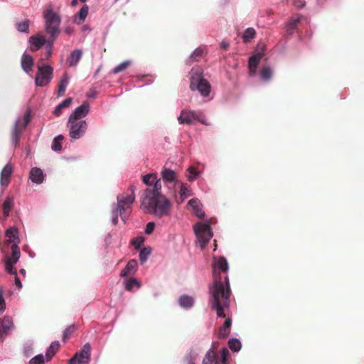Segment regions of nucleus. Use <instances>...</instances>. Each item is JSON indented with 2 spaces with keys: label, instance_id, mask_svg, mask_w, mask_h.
Masks as SVG:
<instances>
[{
  "label": "nucleus",
  "instance_id": "a878e982",
  "mask_svg": "<svg viewBox=\"0 0 364 364\" xmlns=\"http://www.w3.org/2000/svg\"><path fill=\"white\" fill-rule=\"evenodd\" d=\"M162 178L167 182L173 183L176 181V173L174 171L164 168L161 171Z\"/></svg>",
  "mask_w": 364,
  "mask_h": 364
},
{
  "label": "nucleus",
  "instance_id": "774afa93",
  "mask_svg": "<svg viewBox=\"0 0 364 364\" xmlns=\"http://www.w3.org/2000/svg\"><path fill=\"white\" fill-rule=\"evenodd\" d=\"M20 273H21V274H22L23 275H25V274H26V270H25V269H21L20 270Z\"/></svg>",
  "mask_w": 364,
  "mask_h": 364
},
{
  "label": "nucleus",
  "instance_id": "e433bc0d",
  "mask_svg": "<svg viewBox=\"0 0 364 364\" xmlns=\"http://www.w3.org/2000/svg\"><path fill=\"white\" fill-rule=\"evenodd\" d=\"M64 137L63 135H58L53 139L52 149L54 151H60L62 149L61 141Z\"/></svg>",
  "mask_w": 364,
  "mask_h": 364
},
{
  "label": "nucleus",
  "instance_id": "7c9ffc66",
  "mask_svg": "<svg viewBox=\"0 0 364 364\" xmlns=\"http://www.w3.org/2000/svg\"><path fill=\"white\" fill-rule=\"evenodd\" d=\"M154 187L152 189L146 188L145 191H149L151 193H154V197H158L159 196H164L161 193V183L160 179H156L154 181Z\"/></svg>",
  "mask_w": 364,
  "mask_h": 364
},
{
  "label": "nucleus",
  "instance_id": "bb28decb",
  "mask_svg": "<svg viewBox=\"0 0 364 364\" xmlns=\"http://www.w3.org/2000/svg\"><path fill=\"white\" fill-rule=\"evenodd\" d=\"M69 83V77L66 73H65L61 77L59 85L58 95V96H63L66 90V87Z\"/></svg>",
  "mask_w": 364,
  "mask_h": 364
},
{
  "label": "nucleus",
  "instance_id": "2f4dec72",
  "mask_svg": "<svg viewBox=\"0 0 364 364\" xmlns=\"http://www.w3.org/2000/svg\"><path fill=\"white\" fill-rule=\"evenodd\" d=\"M256 32L253 28H248L245 31V33L242 36V39L244 42H249L252 39H253L255 36Z\"/></svg>",
  "mask_w": 364,
  "mask_h": 364
},
{
  "label": "nucleus",
  "instance_id": "9d476101",
  "mask_svg": "<svg viewBox=\"0 0 364 364\" xmlns=\"http://www.w3.org/2000/svg\"><path fill=\"white\" fill-rule=\"evenodd\" d=\"M178 121L180 124H193L196 122H200L203 124H206L201 116L200 112H194L188 109H183L181 112Z\"/></svg>",
  "mask_w": 364,
  "mask_h": 364
},
{
  "label": "nucleus",
  "instance_id": "5701e85b",
  "mask_svg": "<svg viewBox=\"0 0 364 364\" xmlns=\"http://www.w3.org/2000/svg\"><path fill=\"white\" fill-rule=\"evenodd\" d=\"M30 178L35 183H41L44 179L43 171L37 167L32 168L30 171Z\"/></svg>",
  "mask_w": 364,
  "mask_h": 364
},
{
  "label": "nucleus",
  "instance_id": "1a4fd4ad",
  "mask_svg": "<svg viewBox=\"0 0 364 364\" xmlns=\"http://www.w3.org/2000/svg\"><path fill=\"white\" fill-rule=\"evenodd\" d=\"M68 127L70 136L73 139H78L85 133L87 124L85 120H75L69 118Z\"/></svg>",
  "mask_w": 364,
  "mask_h": 364
},
{
  "label": "nucleus",
  "instance_id": "f8f14e48",
  "mask_svg": "<svg viewBox=\"0 0 364 364\" xmlns=\"http://www.w3.org/2000/svg\"><path fill=\"white\" fill-rule=\"evenodd\" d=\"M30 119H31V114H30V112H28L24 114L23 124L22 125L21 124L20 121H18L15 124L14 127L12 130L11 136H12V140L16 146L19 142L21 133L22 132V131L23 129H25L26 128L27 125L30 122Z\"/></svg>",
  "mask_w": 364,
  "mask_h": 364
},
{
  "label": "nucleus",
  "instance_id": "6e6552de",
  "mask_svg": "<svg viewBox=\"0 0 364 364\" xmlns=\"http://www.w3.org/2000/svg\"><path fill=\"white\" fill-rule=\"evenodd\" d=\"M193 229L201 249L205 248L213 237L210 224L198 222L194 225Z\"/></svg>",
  "mask_w": 364,
  "mask_h": 364
},
{
  "label": "nucleus",
  "instance_id": "c03bdc74",
  "mask_svg": "<svg viewBox=\"0 0 364 364\" xmlns=\"http://www.w3.org/2000/svg\"><path fill=\"white\" fill-rule=\"evenodd\" d=\"M230 330L223 327V326L219 328L218 331V338H226L230 334Z\"/></svg>",
  "mask_w": 364,
  "mask_h": 364
},
{
  "label": "nucleus",
  "instance_id": "b1692460",
  "mask_svg": "<svg viewBox=\"0 0 364 364\" xmlns=\"http://www.w3.org/2000/svg\"><path fill=\"white\" fill-rule=\"evenodd\" d=\"M14 198L11 196H7L2 204L4 220H6L8 218L11 209L14 208Z\"/></svg>",
  "mask_w": 364,
  "mask_h": 364
},
{
  "label": "nucleus",
  "instance_id": "37998d69",
  "mask_svg": "<svg viewBox=\"0 0 364 364\" xmlns=\"http://www.w3.org/2000/svg\"><path fill=\"white\" fill-rule=\"evenodd\" d=\"M203 53V50L201 48H197L191 54V58L193 61H198Z\"/></svg>",
  "mask_w": 364,
  "mask_h": 364
},
{
  "label": "nucleus",
  "instance_id": "79ce46f5",
  "mask_svg": "<svg viewBox=\"0 0 364 364\" xmlns=\"http://www.w3.org/2000/svg\"><path fill=\"white\" fill-rule=\"evenodd\" d=\"M156 178V174H146L143 176V182L148 186H151L154 183Z\"/></svg>",
  "mask_w": 364,
  "mask_h": 364
},
{
  "label": "nucleus",
  "instance_id": "f3484780",
  "mask_svg": "<svg viewBox=\"0 0 364 364\" xmlns=\"http://www.w3.org/2000/svg\"><path fill=\"white\" fill-rule=\"evenodd\" d=\"M264 55L265 54L263 52H259L250 58L248 64L250 75H254L255 73L256 69Z\"/></svg>",
  "mask_w": 364,
  "mask_h": 364
},
{
  "label": "nucleus",
  "instance_id": "20e7f679",
  "mask_svg": "<svg viewBox=\"0 0 364 364\" xmlns=\"http://www.w3.org/2000/svg\"><path fill=\"white\" fill-rule=\"evenodd\" d=\"M43 17L46 20V32L49 35L48 39H50V43L53 44L60 32V17L58 14L54 12L52 9L46 10L43 13Z\"/></svg>",
  "mask_w": 364,
  "mask_h": 364
},
{
  "label": "nucleus",
  "instance_id": "9b49d317",
  "mask_svg": "<svg viewBox=\"0 0 364 364\" xmlns=\"http://www.w3.org/2000/svg\"><path fill=\"white\" fill-rule=\"evenodd\" d=\"M90 345L85 344L81 350L69 360L68 364H88L90 361Z\"/></svg>",
  "mask_w": 364,
  "mask_h": 364
},
{
  "label": "nucleus",
  "instance_id": "7ed1b4c3",
  "mask_svg": "<svg viewBox=\"0 0 364 364\" xmlns=\"http://www.w3.org/2000/svg\"><path fill=\"white\" fill-rule=\"evenodd\" d=\"M5 235L7 237L5 245H11V255L6 259L5 268L8 273L15 274L16 268L14 267V264L18 261L21 256L20 249L18 245L19 243L18 229L16 227H11L6 230Z\"/></svg>",
  "mask_w": 364,
  "mask_h": 364
},
{
  "label": "nucleus",
  "instance_id": "423d86ee",
  "mask_svg": "<svg viewBox=\"0 0 364 364\" xmlns=\"http://www.w3.org/2000/svg\"><path fill=\"white\" fill-rule=\"evenodd\" d=\"M190 89L193 91L198 90L203 97L209 95L211 85L210 82L203 78L201 72H192L190 77Z\"/></svg>",
  "mask_w": 364,
  "mask_h": 364
},
{
  "label": "nucleus",
  "instance_id": "e2e57ef3",
  "mask_svg": "<svg viewBox=\"0 0 364 364\" xmlns=\"http://www.w3.org/2000/svg\"><path fill=\"white\" fill-rule=\"evenodd\" d=\"M229 43L225 41H223L221 43H220V48L223 49V50H228V48H229Z\"/></svg>",
  "mask_w": 364,
  "mask_h": 364
},
{
  "label": "nucleus",
  "instance_id": "6e6d98bb",
  "mask_svg": "<svg viewBox=\"0 0 364 364\" xmlns=\"http://www.w3.org/2000/svg\"><path fill=\"white\" fill-rule=\"evenodd\" d=\"M292 1L294 5L299 9L305 6V1L304 0H292Z\"/></svg>",
  "mask_w": 364,
  "mask_h": 364
},
{
  "label": "nucleus",
  "instance_id": "dca6fc26",
  "mask_svg": "<svg viewBox=\"0 0 364 364\" xmlns=\"http://www.w3.org/2000/svg\"><path fill=\"white\" fill-rule=\"evenodd\" d=\"M14 326L11 318L6 316L0 318V340L8 334L9 331Z\"/></svg>",
  "mask_w": 364,
  "mask_h": 364
},
{
  "label": "nucleus",
  "instance_id": "2eb2a0df",
  "mask_svg": "<svg viewBox=\"0 0 364 364\" xmlns=\"http://www.w3.org/2000/svg\"><path fill=\"white\" fill-rule=\"evenodd\" d=\"M12 172L13 167L10 164H7L3 168L0 176V184L1 186H7L9 185Z\"/></svg>",
  "mask_w": 364,
  "mask_h": 364
},
{
  "label": "nucleus",
  "instance_id": "09e8293b",
  "mask_svg": "<svg viewBox=\"0 0 364 364\" xmlns=\"http://www.w3.org/2000/svg\"><path fill=\"white\" fill-rule=\"evenodd\" d=\"M188 171L190 173V175L188 176L189 181H193L196 178L198 173L196 172V169L193 167H190L188 168Z\"/></svg>",
  "mask_w": 364,
  "mask_h": 364
},
{
  "label": "nucleus",
  "instance_id": "de8ad7c7",
  "mask_svg": "<svg viewBox=\"0 0 364 364\" xmlns=\"http://www.w3.org/2000/svg\"><path fill=\"white\" fill-rule=\"evenodd\" d=\"M74 330H75L74 326L68 327L63 331V340L65 341L66 339H68L69 338V336L73 333Z\"/></svg>",
  "mask_w": 364,
  "mask_h": 364
},
{
  "label": "nucleus",
  "instance_id": "13d9d810",
  "mask_svg": "<svg viewBox=\"0 0 364 364\" xmlns=\"http://www.w3.org/2000/svg\"><path fill=\"white\" fill-rule=\"evenodd\" d=\"M231 325H232V319L228 317L225 319L223 326L230 330Z\"/></svg>",
  "mask_w": 364,
  "mask_h": 364
},
{
  "label": "nucleus",
  "instance_id": "3c124183",
  "mask_svg": "<svg viewBox=\"0 0 364 364\" xmlns=\"http://www.w3.org/2000/svg\"><path fill=\"white\" fill-rule=\"evenodd\" d=\"M143 242L144 239L142 237H137L132 240V244L136 249L139 248Z\"/></svg>",
  "mask_w": 364,
  "mask_h": 364
},
{
  "label": "nucleus",
  "instance_id": "a18cd8bd",
  "mask_svg": "<svg viewBox=\"0 0 364 364\" xmlns=\"http://www.w3.org/2000/svg\"><path fill=\"white\" fill-rule=\"evenodd\" d=\"M180 194L184 196L185 197H188L191 196V190L189 187L184 183H181L180 188Z\"/></svg>",
  "mask_w": 364,
  "mask_h": 364
},
{
  "label": "nucleus",
  "instance_id": "4d7b16f0",
  "mask_svg": "<svg viewBox=\"0 0 364 364\" xmlns=\"http://www.w3.org/2000/svg\"><path fill=\"white\" fill-rule=\"evenodd\" d=\"M53 45V44L50 43V39H48L47 40V47L48 49L47 51V56H46L47 58H48L51 55Z\"/></svg>",
  "mask_w": 364,
  "mask_h": 364
},
{
  "label": "nucleus",
  "instance_id": "412c9836",
  "mask_svg": "<svg viewBox=\"0 0 364 364\" xmlns=\"http://www.w3.org/2000/svg\"><path fill=\"white\" fill-rule=\"evenodd\" d=\"M22 69L27 73L32 70L33 66V59L31 55L23 53L21 60Z\"/></svg>",
  "mask_w": 364,
  "mask_h": 364
},
{
  "label": "nucleus",
  "instance_id": "0eeeda50",
  "mask_svg": "<svg viewBox=\"0 0 364 364\" xmlns=\"http://www.w3.org/2000/svg\"><path fill=\"white\" fill-rule=\"evenodd\" d=\"M53 69L48 65H44L43 60L38 62V73L35 78V83L38 87L47 85L53 78Z\"/></svg>",
  "mask_w": 364,
  "mask_h": 364
},
{
  "label": "nucleus",
  "instance_id": "a211bd4d",
  "mask_svg": "<svg viewBox=\"0 0 364 364\" xmlns=\"http://www.w3.org/2000/svg\"><path fill=\"white\" fill-rule=\"evenodd\" d=\"M203 364H220L216 350L213 346L205 353L203 360Z\"/></svg>",
  "mask_w": 364,
  "mask_h": 364
},
{
  "label": "nucleus",
  "instance_id": "0e129e2a",
  "mask_svg": "<svg viewBox=\"0 0 364 364\" xmlns=\"http://www.w3.org/2000/svg\"><path fill=\"white\" fill-rule=\"evenodd\" d=\"M187 197H185L184 196H182L180 194V196L178 198H176V203H178V204H181L183 202V200L186 198Z\"/></svg>",
  "mask_w": 364,
  "mask_h": 364
},
{
  "label": "nucleus",
  "instance_id": "aec40b11",
  "mask_svg": "<svg viewBox=\"0 0 364 364\" xmlns=\"http://www.w3.org/2000/svg\"><path fill=\"white\" fill-rule=\"evenodd\" d=\"M188 204L192 207L196 216L199 218H203L205 217V213L202 210V204L198 199L193 198L188 201Z\"/></svg>",
  "mask_w": 364,
  "mask_h": 364
},
{
  "label": "nucleus",
  "instance_id": "ea45409f",
  "mask_svg": "<svg viewBox=\"0 0 364 364\" xmlns=\"http://www.w3.org/2000/svg\"><path fill=\"white\" fill-rule=\"evenodd\" d=\"M16 28L20 32L27 33L29 29V21L25 20L22 22H19L16 24Z\"/></svg>",
  "mask_w": 364,
  "mask_h": 364
},
{
  "label": "nucleus",
  "instance_id": "f257e3e1",
  "mask_svg": "<svg viewBox=\"0 0 364 364\" xmlns=\"http://www.w3.org/2000/svg\"><path fill=\"white\" fill-rule=\"evenodd\" d=\"M214 271H213V285L210 288V304L211 308L216 311L217 316L220 318H225V311L229 309L230 287L228 276H224L223 279L222 275L217 273L216 269H220L222 272L225 273L228 270V263L224 257H220L214 259Z\"/></svg>",
  "mask_w": 364,
  "mask_h": 364
},
{
  "label": "nucleus",
  "instance_id": "864d4df0",
  "mask_svg": "<svg viewBox=\"0 0 364 364\" xmlns=\"http://www.w3.org/2000/svg\"><path fill=\"white\" fill-rule=\"evenodd\" d=\"M72 100H73L71 97H68L65 100H63L60 104H59V105L60 106L62 109L68 107L71 105Z\"/></svg>",
  "mask_w": 364,
  "mask_h": 364
},
{
  "label": "nucleus",
  "instance_id": "603ef678",
  "mask_svg": "<svg viewBox=\"0 0 364 364\" xmlns=\"http://www.w3.org/2000/svg\"><path fill=\"white\" fill-rule=\"evenodd\" d=\"M6 308L5 301L3 296V291L0 288V311L2 312Z\"/></svg>",
  "mask_w": 364,
  "mask_h": 364
},
{
  "label": "nucleus",
  "instance_id": "69168bd1",
  "mask_svg": "<svg viewBox=\"0 0 364 364\" xmlns=\"http://www.w3.org/2000/svg\"><path fill=\"white\" fill-rule=\"evenodd\" d=\"M65 32L67 33V34H71L72 32H73V29L71 28H66L65 30Z\"/></svg>",
  "mask_w": 364,
  "mask_h": 364
},
{
  "label": "nucleus",
  "instance_id": "6ab92c4d",
  "mask_svg": "<svg viewBox=\"0 0 364 364\" xmlns=\"http://www.w3.org/2000/svg\"><path fill=\"white\" fill-rule=\"evenodd\" d=\"M137 269V262L135 259H131L128 262L126 267L121 271L120 276L122 277L134 274Z\"/></svg>",
  "mask_w": 364,
  "mask_h": 364
},
{
  "label": "nucleus",
  "instance_id": "39448f33",
  "mask_svg": "<svg viewBox=\"0 0 364 364\" xmlns=\"http://www.w3.org/2000/svg\"><path fill=\"white\" fill-rule=\"evenodd\" d=\"M136 187L134 185H131L127 192L122 193L117 197V204L115 209L119 211V215L122 220L125 221L127 215L126 212L131 209L132 205L135 200V192Z\"/></svg>",
  "mask_w": 364,
  "mask_h": 364
},
{
  "label": "nucleus",
  "instance_id": "ddd939ff",
  "mask_svg": "<svg viewBox=\"0 0 364 364\" xmlns=\"http://www.w3.org/2000/svg\"><path fill=\"white\" fill-rule=\"evenodd\" d=\"M89 112L90 105L88 102H85L74 110V112L70 115L69 118L75 120H81V119L85 117Z\"/></svg>",
  "mask_w": 364,
  "mask_h": 364
},
{
  "label": "nucleus",
  "instance_id": "4be33fe9",
  "mask_svg": "<svg viewBox=\"0 0 364 364\" xmlns=\"http://www.w3.org/2000/svg\"><path fill=\"white\" fill-rule=\"evenodd\" d=\"M82 55V51L80 49H75L71 52L70 55L67 59V62L70 67H75L80 60Z\"/></svg>",
  "mask_w": 364,
  "mask_h": 364
},
{
  "label": "nucleus",
  "instance_id": "4c0bfd02",
  "mask_svg": "<svg viewBox=\"0 0 364 364\" xmlns=\"http://www.w3.org/2000/svg\"><path fill=\"white\" fill-rule=\"evenodd\" d=\"M228 350L226 348H223L220 351V357L218 356V360H220V364H228Z\"/></svg>",
  "mask_w": 364,
  "mask_h": 364
},
{
  "label": "nucleus",
  "instance_id": "5fc2aeb1",
  "mask_svg": "<svg viewBox=\"0 0 364 364\" xmlns=\"http://www.w3.org/2000/svg\"><path fill=\"white\" fill-rule=\"evenodd\" d=\"M119 211L117 209H114L112 211V222L114 225H116L118 223V213Z\"/></svg>",
  "mask_w": 364,
  "mask_h": 364
},
{
  "label": "nucleus",
  "instance_id": "c85d7f7f",
  "mask_svg": "<svg viewBox=\"0 0 364 364\" xmlns=\"http://www.w3.org/2000/svg\"><path fill=\"white\" fill-rule=\"evenodd\" d=\"M301 17H292L287 23L286 27L287 32L292 33L293 31L296 28L298 23L300 22Z\"/></svg>",
  "mask_w": 364,
  "mask_h": 364
},
{
  "label": "nucleus",
  "instance_id": "bf43d9fd",
  "mask_svg": "<svg viewBox=\"0 0 364 364\" xmlns=\"http://www.w3.org/2000/svg\"><path fill=\"white\" fill-rule=\"evenodd\" d=\"M12 274L15 276V284L18 289H21L22 287V284L20 281V279L17 276V272L16 271V273Z\"/></svg>",
  "mask_w": 364,
  "mask_h": 364
},
{
  "label": "nucleus",
  "instance_id": "052dcab7",
  "mask_svg": "<svg viewBox=\"0 0 364 364\" xmlns=\"http://www.w3.org/2000/svg\"><path fill=\"white\" fill-rule=\"evenodd\" d=\"M265 48H266V46L264 43H259L257 47V53L263 52L265 54V53H264Z\"/></svg>",
  "mask_w": 364,
  "mask_h": 364
},
{
  "label": "nucleus",
  "instance_id": "c756f323",
  "mask_svg": "<svg viewBox=\"0 0 364 364\" xmlns=\"http://www.w3.org/2000/svg\"><path fill=\"white\" fill-rule=\"evenodd\" d=\"M179 304L184 308H190L193 304V299L191 296L183 295L179 298Z\"/></svg>",
  "mask_w": 364,
  "mask_h": 364
},
{
  "label": "nucleus",
  "instance_id": "f03ea898",
  "mask_svg": "<svg viewBox=\"0 0 364 364\" xmlns=\"http://www.w3.org/2000/svg\"><path fill=\"white\" fill-rule=\"evenodd\" d=\"M149 191H144L141 200V208L149 214L157 218L169 216L171 213L172 203L165 196L154 197Z\"/></svg>",
  "mask_w": 364,
  "mask_h": 364
},
{
  "label": "nucleus",
  "instance_id": "8fccbe9b",
  "mask_svg": "<svg viewBox=\"0 0 364 364\" xmlns=\"http://www.w3.org/2000/svg\"><path fill=\"white\" fill-rule=\"evenodd\" d=\"M154 228H155L154 223H153V222L148 223L146 225L145 233L148 234V235L152 233L154 230Z\"/></svg>",
  "mask_w": 364,
  "mask_h": 364
},
{
  "label": "nucleus",
  "instance_id": "338daca9",
  "mask_svg": "<svg viewBox=\"0 0 364 364\" xmlns=\"http://www.w3.org/2000/svg\"><path fill=\"white\" fill-rule=\"evenodd\" d=\"M78 1H79V0H72V1H71V5H72L73 6H77Z\"/></svg>",
  "mask_w": 364,
  "mask_h": 364
},
{
  "label": "nucleus",
  "instance_id": "393cba45",
  "mask_svg": "<svg viewBox=\"0 0 364 364\" xmlns=\"http://www.w3.org/2000/svg\"><path fill=\"white\" fill-rule=\"evenodd\" d=\"M89 11V7L85 4L75 16L74 22L77 24L82 23L86 18Z\"/></svg>",
  "mask_w": 364,
  "mask_h": 364
},
{
  "label": "nucleus",
  "instance_id": "c9c22d12",
  "mask_svg": "<svg viewBox=\"0 0 364 364\" xmlns=\"http://www.w3.org/2000/svg\"><path fill=\"white\" fill-rule=\"evenodd\" d=\"M151 252V250L150 247H144L141 249L139 253V259L141 264L145 262L148 258V257L150 255Z\"/></svg>",
  "mask_w": 364,
  "mask_h": 364
},
{
  "label": "nucleus",
  "instance_id": "58836bf2",
  "mask_svg": "<svg viewBox=\"0 0 364 364\" xmlns=\"http://www.w3.org/2000/svg\"><path fill=\"white\" fill-rule=\"evenodd\" d=\"M272 75V70L268 66H264L261 70V77L264 80H269Z\"/></svg>",
  "mask_w": 364,
  "mask_h": 364
},
{
  "label": "nucleus",
  "instance_id": "4468645a",
  "mask_svg": "<svg viewBox=\"0 0 364 364\" xmlns=\"http://www.w3.org/2000/svg\"><path fill=\"white\" fill-rule=\"evenodd\" d=\"M29 43H31L30 50L35 52L47 43V41L44 36L37 34L29 38Z\"/></svg>",
  "mask_w": 364,
  "mask_h": 364
},
{
  "label": "nucleus",
  "instance_id": "473e14b6",
  "mask_svg": "<svg viewBox=\"0 0 364 364\" xmlns=\"http://www.w3.org/2000/svg\"><path fill=\"white\" fill-rule=\"evenodd\" d=\"M228 346L232 351L237 352L241 348V343L237 338H232L228 341Z\"/></svg>",
  "mask_w": 364,
  "mask_h": 364
},
{
  "label": "nucleus",
  "instance_id": "680f3d73",
  "mask_svg": "<svg viewBox=\"0 0 364 364\" xmlns=\"http://www.w3.org/2000/svg\"><path fill=\"white\" fill-rule=\"evenodd\" d=\"M61 113H62V108H61V107H60V106L58 105L55 107V110H54V112H53V114H54L55 116L58 117V116H60V115L61 114Z\"/></svg>",
  "mask_w": 364,
  "mask_h": 364
},
{
  "label": "nucleus",
  "instance_id": "49530a36",
  "mask_svg": "<svg viewBox=\"0 0 364 364\" xmlns=\"http://www.w3.org/2000/svg\"><path fill=\"white\" fill-rule=\"evenodd\" d=\"M30 364H43L44 363V358L43 355H38L35 357H33L30 360Z\"/></svg>",
  "mask_w": 364,
  "mask_h": 364
},
{
  "label": "nucleus",
  "instance_id": "f704fd0d",
  "mask_svg": "<svg viewBox=\"0 0 364 364\" xmlns=\"http://www.w3.org/2000/svg\"><path fill=\"white\" fill-rule=\"evenodd\" d=\"M134 287L139 288L140 283L135 278L131 277L127 281L125 288L127 291H132Z\"/></svg>",
  "mask_w": 364,
  "mask_h": 364
},
{
  "label": "nucleus",
  "instance_id": "72a5a7b5",
  "mask_svg": "<svg viewBox=\"0 0 364 364\" xmlns=\"http://www.w3.org/2000/svg\"><path fill=\"white\" fill-rule=\"evenodd\" d=\"M131 63H132L130 60H125L121 63L112 70V73L117 74L122 71H124L131 65Z\"/></svg>",
  "mask_w": 364,
  "mask_h": 364
},
{
  "label": "nucleus",
  "instance_id": "a19ab883",
  "mask_svg": "<svg viewBox=\"0 0 364 364\" xmlns=\"http://www.w3.org/2000/svg\"><path fill=\"white\" fill-rule=\"evenodd\" d=\"M198 355L194 351H190L185 357V362L187 364H195V360Z\"/></svg>",
  "mask_w": 364,
  "mask_h": 364
},
{
  "label": "nucleus",
  "instance_id": "cd10ccee",
  "mask_svg": "<svg viewBox=\"0 0 364 364\" xmlns=\"http://www.w3.org/2000/svg\"><path fill=\"white\" fill-rule=\"evenodd\" d=\"M60 348V343L58 341L52 342L50 346L46 350V358L48 360H50L57 353Z\"/></svg>",
  "mask_w": 364,
  "mask_h": 364
}]
</instances>
